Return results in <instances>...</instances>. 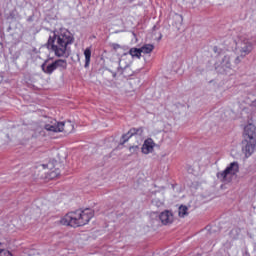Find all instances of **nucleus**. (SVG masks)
Masks as SVG:
<instances>
[{"label": "nucleus", "mask_w": 256, "mask_h": 256, "mask_svg": "<svg viewBox=\"0 0 256 256\" xmlns=\"http://www.w3.org/2000/svg\"><path fill=\"white\" fill-rule=\"evenodd\" d=\"M93 210L86 208L84 210H76L74 212H69L64 215L59 223L66 227H83L87 225L93 219Z\"/></svg>", "instance_id": "1"}, {"label": "nucleus", "mask_w": 256, "mask_h": 256, "mask_svg": "<svg viewBox=\"0 0 256 256\" xmlns=\"http://www.w3.org/2000/svg\"><path fill=\"white\" fill-rule=\"evenodd\" d=\"M75 41L73 34L60 33L54 34L48 40V45H51L52 51H54L56 57H65L67 53V45H71Z\"/></svg>", "instance_id": "2"}, {"label": "nucleus", "mask_w": 256, "mask_h": 256, "mask_svg": "<svg viewBox=\"0 0 256 256\" xmlns=\"http://www.w3.org/2000/svg\"><path fill=\"white\" fill-rule=\"evenodd\" d=\"M243 139L245 146L243 153L245 157H251L255 153L256 149V126L253 123L247 124L244 127Z\"/></svg>", "instance_id": "3"}, {"label": "nucleus", "mask_w": 256, "mask_h": 256, "mask_svg": "<svg viewBox=\"0 0 256 256\" xmlns=\"http://www.w3.org/2000/svg\"><path fill=\"white\" fill-rule=\"evenodd\" d=\"M44 129L50 133H73L75 126L73 125V122L69 120L66 122H59L54 118H47L44 121Z\"/></svg>", "instance_id": "4"}, {"label": "nucleus", "mask_w": 256, "mask_h": 256, "mask_svg": "<svg viewBox=\"0 0 256 256\" xmlns=\"http://www.w3.org/2000/svg\"><path fill=\"white\" fill-rule=\"evenodd\" d=\"M239 173V163L232 162L230 165L222 172L217 173V178L222 181V183H231L234 175Z\"/></svg>", "instance_id": "5"}, {"label": "nucleus", "mask_w": 256, "mask_h": 256, "mask_svg": "<svg viewBox=\"0 0 256 256\" xmlns=\"http://www.w3.org/2000/svg\"><path fill=\"white\" fill-rule=\"evenodd\" d=\"M253 51V43L249 40H243L238 48L239 56L235 59L236 65L241 63V59H245L249 53Z\"/></svg>", "instance_id": "6"}, {"label": "nucleus", "mask_w": 256, "mask_h": 256, "mask_svg": "<svg viewBox=\"0 0 256 256\" xmlns=\"http://www.w3.org/2000/svg\"><path fill=\"white\" fill-rule=\"evenodd\" d=\"M153 151H155V141H153L151 138H148L144 141L141 147V152L143 155H149V153H153Z\"/></svg>", "instance_id": "7"}, {"label": "nucleus", "mask_w": 256, "mask_h": 256, "mask_svg": "<svg viewBox=\"0 0 256 256\" xmlns=\"http://www.w3.org/2000/svg\"><path fill=\"white\" fill-rule=\"evenodd\" d=\"M159 219L162 225H171V223H173V213L169 210H165L159 215Z\"/></svg>", "instance_id": "8"}, {"label": "nucleus", "mask_w": 256, "mask_h": 256, "mask_svg": "<svg viewBox=\"0 0 256 256\" xmlns=\"http://www.w3.org/2000/svg\"><path fill=\"white\" fill-rule=\"evenodd\" d=\"M129 65H131V61L127 62V58L124 56L120 59L119 61V67L120 69H122V74L125 75V71H127V69H129Z\"/></svg>", "instance_id": "9"}, {"label": "nucleus", "mask_w": 256, "mask_h": 256, "mask_svg": "<svg viewBox=\"0 0 256 256\" xmlns=\"http://www.w3.org/2000/svg\"><path fill=\"white\" fill-rule=\"evenodd\" d=\"M56 66H55V62H53L52 64L46 66L45 64H42V71L44 73H47V75H51V73H53V71H55Z\"/></svg>", "instance_id": "10"}, {"label": "nucleus", "mask_w": 256, "mask_h": 256, "mask_svg": "<svg viewBox=\"0 0 256 256\" xmlns=\"http://www.w3.org/2000/svg\"><path fill=\"white\" fill-rule=\"evenodd\" d=\"M84 57H85L84 67H89V63H91V47L85 49Z\"/></svg>", "instance_id": "11"}, {"label": "nucleus", "mask_w": 256, "mask_h": 256, "mask_svg": "<svg viewBox=\"0 0 256 256\" xmlns=\"http://www.w3.org/2000/svg\"><path fill=\"white\" fill-rule=\"evenodd\" d=\"M155 49V46L152 44H145L140 48L141 53H144L145 55L151 53Z\"/></svg>", "instance_id": "12"}, {"label": "nucleus", "mask_w": 256, "mask_h": 256, "mask_svg": "<svg viewBox=\"0 0 256 256\" xmlns=\"http://www.w3.org/2000/svg\"><path fill=\"white\" fill-rule=\"evenodd\" d=\"M54 65H55L56 69H59V67L61 69H67V60L58 59V60L54 61Z\"/></svg>", "instance_id": "13"}, {"label": "nucleus", "mask_w": 256, "mask_h": 256, "mask_svg": "<svg viewBox=\"0 0 256 256\" xmlns=\"http://www.w3.org/2000/svg\"><path fill=\"white\" fill-rule=\"evenodd\" d=\"M179 217H187L189 215V208L187 206L181 205L178 210Z\"/></svg>", "instance_id": "14"}, {"label": "nucleus", "mask_w": 256, "mask_h": 256, "mask_svg": "<svg viewBox=\"0 0 256 256\" xmlns=\"http://www.w3.org/2000/svg\"><path fill=\"white\" fill-rule=\"evenodd\" d=\"M141 48H131L129 50V54L131 55V57H137V59L141 58Z\"/></svg>", "instance_id": "15"}, {"label": "nucleus", "mask_w": 256, "mask_h": 256, "mask_svg": "<svg viewBox=\"0 0 256 256\" xmlns=\"http://www.w3.org/2000/svg\"><path fill=\"white\" fill-rule=\"evenodd\" d=\"M61 175V171L59 168H55L54 170L50 171L47 175L48 179H57Z\"/></svg>", "instance_id": "16"}, {"label": "nucleus", "mask_w": 256, "mask_h": 256, "mask_svg": "<svg viewBox=\"0 0 256 256\" xmlns=\"http://www.w3.org/2000/svg\"><path fill=\"white\" fill-rule=\"evenodd\" d=\"M129 135H143V127L140 128H131L129 130Z\"/></svg>", "instance_id": "17"}, {"label": "nucleus", "mask_w": 256, "mask_h": 256, "mask_svg": "<svg viewBox=\"0 0 256 256\" xmlns=\"http://www.w3.org/2000/svg\"><path fill=\"white\" fill-rule=\"evenodd\" d=\"M222 65L223 67H227V69L231 68V58H229V56H224L223 60H222Z\"/></svg>", "instance_id": "18"}, {"label": "nucleus", "mask_w": 256, "mask_h": 256, "mask_svg": "<svg viewBox=\"0 0 256 256\" xmlns=\"http://www.w3.org/2000/svg\"><path fill=\"white\" fill-rule=\"evenodd\" d=\"M139 145H133L129 147L130 155H137L139 153Z\"/></svg>", "instance_id": "19"}, {"label": "nucleus", "mask_w": 256, "mask_h": 256, "mask_svg": "<svg viewBox=\"0 0 256 256\" xmlns=\"http://www.w3.org/2000/svg\"><path fill=\"white\" fill-rule=\"evenodd\" d=\"M131 137H133V135H130L129 134V131H128V133L127 134H124L123 136H122V143H127L128 141H129V139H131Z\"/></svg>", "instance_id": "20"}, {"label": "nucleus", "mask_w": 256, "mask_h": 256, "mask_svg": "<svg viewBox=\"0 0 256 256\" xmlns=\"http://www.w3.org/2000/svg\"><path fill=\"white\" fill-rule=\"evenodd\" d=\"M0 256H13V254L8 250L0 249Z\"/></svg>", "instance_id": "21"}, {"label": "nucleus", "mask_w": 256, "mask_h": 256, "mask_svg": "<svg viewBox=\"0 0 256 256\" xmlns=\"http://www.w3.org/2000/svg\"><path fill=\"white\" fill-rule=\"evenodd\" d=\"M163 35L161 34H152V39L156 40V41H161Z\"/></svg>", "instance_id": "22"}, {"label": "nucleus", "mask_w": 256, "mask_h": 256, "mask_svg": "<svg viewBox=\"0 0 256 256\" xmlns=\"http://www.w3.org/2000/svg\"><path fill=\"white\" fill-rule=\"evenodd\" d=\"M174 19H176V21H178L179 23H181L183 21V16L179 15V14H175Z\"/></svg>", "instance_id": "23"}, {"label": "nucleus", "mask_w": 256, "mask_h": 256, "mask_svg": "<svg viewBox=\"0 0 256 256\" xmlns=\"http://www.w3.org/2000/svg\"><path fill=\"white\" fill-rule=\"evenodd\" d=\"M213 51H214V53H218V54L221 53V50H220L217 46H215V47L213 48Z\"/></svg>", "instance_id": "24"}, {"label": "nucleus", "mask_w": 256, "mask_h": 256, "mask_svg": "<svg viewBox=\"0 0 256 256\" xmlns=\"http://www.w3.org/2000/svg\"><path fill=\"white\" fill-rule=\"evenodd\" d=\"M112 47L113 49H121V45L119 44H113Z\"/></svg>", "instance_id": "25"}, {"label": "nucleus", "mask_w": 256, "mask_h": 256, "mask_svg": "<svg viewBox=\"0 0 256 256\" xmlns=\"http://www.w3.org/2000/svg\"><path fill=\"white\" fill-rule=\"evenodd\" d=\"M44 169H47V167H51V163L42 165Z\"/></svg>", "instance_id": "26"}, {"label": "nucleus", "mask_w": 256, "mask_h": 256, "mask_svg": "<svg viewBox=\"0 0 256 256\" xmlns=\"http://www.w3.org/2000/svg\"><path fill=\"white\" fill-rule=\"evenodd\" d=\"M155 204L159 206V205H163V202H161V201H155Z\"/></svg>", "instance_id": "27"}, {"label": "nucleus", "mask_w": 256, "mask_h": 256, "mask_svg": "<svg viewBox=\"0 0 256 256\" xmlns=\"http://www.w3.org/2000/svg\"><path fill=\"white\" fill-rule=\"evenodd\" d=\"M89 1H93V3H97V0H89Z\"/></svg>", "instance_id": "28"}]
</instances>
